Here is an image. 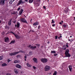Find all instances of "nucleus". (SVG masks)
Returning a JSON list of instances; mask_svg holds the SVG:
<instances>
[{"instance_id":"nucleus-27","label":"nucleus","mask_w":75,"mask_h":75,"mask_svg":"<svg viewBox=\"0 0 75 75\" xmlns=\"http://www.w3.org/2000/svg\"><path fill=\"white\" fill-rule=\"evenodd\" d=\"M51 53H52L53 54H56V52L55 51H51Z\"/></svg>"},{"instance_id":"nucleus-32","label":"nucleus","mask_w":75,"mask_h":75,"mask_svg":"<svg viewBox=\"0 0 75 75\" xmlns=\"http://www.w3.org/2000/svg\"><path fill=\"white\" fill-rule=\"evenodd\" d=\"M51 23H55V21H54V20H52V22H51Z\"/></svg>"},{"instance_id":"nucleus-21","label":"nucleus","mask_w":75,"mask_h":75,"mask_svg":"<svg viewBox=\"0 0 75 75\" xmlns=\"http://www.w3.org/2000/svg\"><path fill=\"white\" fill-rule=\"evenodd\" d=\"M20 23L19 22H18L17 23V28H19V27H20Z\"/></svg>"},{"instance_id":"nucleus-50","label":"nucleus","mask_w":75,"mask_h":75,"mask_svg":"<svg viewBox=\"0 0 75 75\" xmlns=\"http://www.w3.org/2000/svg\"><path fill=\"white\" fill-rule=\"evenodd\" d=\"M66 46L67 48H68V47H69V46H68V45H66Z\"/></svg>"},{"instance_id":"nucleus-13","label":"nucleus","mask_w":75,"mask_h":75,"mask_svg":"<svg viewBox=\"0 0 75 75\" xmlns=\"http://www.w3.org/2000/svg\"><path fill=\"white\" fill-rule=\"evenodd\" d=\"M12 20V19H10L9 20V21L8 22V25H11V21Z\"/></svg>"},{"instance_id":"nucleus-45","label":"nucleus","mask_w":75,"mask_h":75,"mask_svg":"<svg viewBox=\"0 0 75 75\" xmlns=\"http://www.w3.org/2000/svg\"><path fill=\"white\" fill-rule=\"evenodd\" d=\"M16 14V12H14L13 13V14Z\"/></svg>"},{"instance_id":"nucleus-37","label":"nucleus","mask_w":75,"mask_h":75,"mask_svg":"<svg viewBox=\"0 0 75 75\" xmlns=\"http://www.w3.org/2000/svg\"><path fill=\"white\" fill-rule=\"evenodd\" d=\"M29 55H32V52H29Z\"/></svg>"},{"instance_id":"nucleus-6","label":"nucleus","mask_w":75,"mask_h":75,"mask_svg":"<svg viewBox=\"0 0 75 75\" xmlns=\"http://www.w3.org/2000/svg\"><path fill=\"white\" fill-rule=\"evenodd\" d=\"M5 42H9V38L7 37H5L4 38Z\"/></svg>"},{"instance_id":"nucleus-26","label":"nucleus","mask_w":75,"mask_h":75,"mask_svg":"<svg viewBox=\"0 0 75 75\" xmlns=\"http://www.w3.org/2000/svg\"><path fill=\"white\" fill-rule=\"evenodd\" d=\"M33 2V0H29V3H32Z\"/></svg>"},{"instance_id":"nucleus-20","label":"nucleus","mask_w":75,"mask_h":75,"mask_svg":"<svg viewBox=\"0 0 75 75\" xmlns=\"http://www.w3.org/2000/svg\"><path fill=\"white\" fill-rule=\"evenodd\" d=\"M33 25L35 26V25H38V22H36L34 23L33 24Z\"/></svg>"},{"instance_id":"nucleus-60","label":"nucleus","mask_w":75,"mask_h":75,"mask_svg":"<svg viewBox=\"0 0 75 75\" xmlns=\"http://www.w3.org/2000/svg\"><path fill=\"white\" fill-rule=\"evenodd\" d=\"M74 20H75V17H74Z\"/></svg>"},{"instance_id":"nucleus-15","label":"nucleus","mask_w":75,"mask_h":75,"mask_svg":"<svg viewBox=\"0 0 75 75\" xmlns=\"http://www.w3.org/2000/svg\"><path fill=\"white\" fill-rule=\"evenodd\" d=\"M65 55L66 56V57H71V54H69V53L66 54Z\"/></svg>"},{"instance_id":"nucleus-59","label":"nucleus","mask_w":75,"mask_h":75,"mask_svg":"<svg viewBox=\"0 0 75 75\" xmlns=\"http://www.w3.org/2000/svg\"><path fill=\"white\" fill-rule=\"evenodd\" d=\"M50 43V42L49 41L47 42V44H49Z\"/></svg>"},{"instance_id":"nucleus-41","label":"nucleus","mask_w":75,"mask_h":75,"mask_svg":"<svg viewBox=\"0 0 75 75\" xmlns=\"http://www.w3.org/2000/svg\"><path fill=\"white\" fill-rule=\"evenodd\" d=\"M7 61H8V62H10V61H11V60H10L9 59H8Z\"/></svg>"},{"instance_id":"nucleus-29","label":"nucleus","mask_w":75,"mask_h":75,"mask_svg":"<svg viewBox=\"0 0 75 75\" xmlns=\"http://www.w3.org/2000/svg\"><path fill=\"white\" fill-rule=\"evenodd\" d=\"M37 46L38 48L40 47V45L37 44H35Z\"/></svg>"},{"instance_id":"nucleus-53","label":"nucleus","mask_w":75,"mask_h":75,"mask_svg":"<svg viewBox=\"0 0 75 75\" xmlns=\"http://www.w3.org/2000/svg\"><path fill=\"white\" fill-rule=\"evenodd\" d=\"M40 26H39L38 27V29H40Z\"/></svg>"},{"instance_id":"nucleus-23","label":"nucleus","mask_w":75,"mask_h":75,"mask_svg":"<svg viewBox=\"0 0 75 75\" xmlns=\"http://www.w3.org/2000/svg\"><path fill=\"white\" fill-rule=\"evenodd\" d=\"M14 72L15 74H18V71L16 69H15L14 70Z\"/></svg>"},{"instance_id":"nucleus-2","label":"nucleus","mask_w":75,"mask_h":75,"mask_svg":"<svg viewBox=\"0 0 75 75\" xmlns=\"http://www.w3.org/2000/svg\"><path fill=\"white\" fill-rule=\"evenodd\" d=\"M51 67L48 66H46L45 68V71H48L50 70Z\"/></svg>"},{"instance_id":"nucleus-10","label":"nucleus","mask_w":75,"mask_h":75,"mask_svg":"<svg viewBox=\"0 0 75 75\" xmlns=\"http://www.w3.org/2000/svg\"><path fill=\"white\" fill-rule=\"evenodd\" d=\"M64 11L65 13H67L68 12V8H66L64 9Z\"/></svg>"},{"instance_id":"nucleus-47","label":"nucleus","mask_w":75,"mask_h":75,"mask_svg":"<svg viewBox=\"0 0 75 75\" xmlns=\"http://www.w3.org/2000/svg\"><path fill=\"white\" fill-rule=\"evenodd\" d=\"M1 34H2L3 35H4V34H5L4 32H3Z\"/></svg>"},{"instance_id":"nucleus-7","label":"nucleus","mask_w":75,"mask_h":75,"mask_svg":"<svg viewBox=\"0 0 75 75\" xmlns=\"http://www.w3.org/2000/svg\"><path fill=\"white\" fill-rule=\"evenodd\" d=\"M24 2H23V1L22 0H20L19 1V2L18 4H17V6H18L19 5H20L21 4H23Z\"/></svg>"},{"instance_id":"nucleus-9","label":"nucleus","mask_w":75,"mask_h":75,"mask_svg":"<svg viewBox=\"0 0 75 75\" xmlns=\"http://www.w3.org/2000/svg\"><path fill=\"white\" fill-rule=\"evenodd\" d=\"M16 67L18 68L19 69H21V66L19 64H17L16 65Z\"/></svg>"},{"instance_id":"nucleus-19","label":"nucleus","mask_w":75,"mask_h":75,"mask_svg":"<svg viewBox=\"0 0 75 75\" xmlns=\"http://www.w3.org/2000/svg\"><path fill=\"white\" fill-rule=\"evenodd\" d=\"M27 65L28 67H32V65L30 64H29V63H27L26 64Z\"/></svg>"},{"instance_id":"nucleus-52","label":"nucleus","mask_w":75,"mask_h":75,"mask_svg":"<svg viewBox=\"0 0 75 75\" xmlns=\"http://www.w3.org/2000/svg\"><path fill=\"white\" fill-rule=\"evenodd\" d=\"M67 47H65L64 48V50H65V49H66Z\"/></svg>"},{"instance_id":"nucleus-5","label":"nucleus","mask_w":75,"mask_h":75,"mask_svg":"<svg viewBox=\"0 0 75 75\" xmlns=\"http://www.w3.org/2000/svg\"><path fill=\"white\" fill-rule=\"evenodd\" d=\"M18 54V52H14L13 53H9V55L11 56H13V55H16V54Z\"/></svg>"},{"instance_id":"nucleus-11","label":"nucleus","mask_w":75,"mask_h":75,"mask_svg":"<svg viewBox=\"0 0 75 75\" xmlns=\"http://www.w3.org/2000/svg\"><path fill=\"white\" fill-rule=\"evenodd\" d=\"M69 70L70 72H72V66L71 65H69Z\"/></svg>"},{"instance_id":"nucleus-46","label":"nucleus","mask_w":75,"mask_h":75,"mask_svg":"<svg viewBox=\"0 0 75 75\" xmlns=\"http://www.w3.org/2000/svg\"><path fill=\"white\" fill-rule=\"evenodd\" d=\"M43 8H44V9H46V7H45V6H43Z\"/></svg>"},{"instance_id":"nucleus-42","label":"nucleus","mask_w":75,"mask_h":75,"mask_svg":"<svg viewBox=\"0 0 75 75\" xmlns=\"http://www.w3.org/2000/svg\"><path fill=\"white\" fill-rule=\"evenodd\" d=\"M30 31H31V32H32V33H34V31L33 30H31L29 32H30Z\"/></svg>"},{"instance_id":"nucleus-43","label":"nucleus","mask_w":75,"mask_h":75,"mask_svg":"<svg viewBox=\"0 0 75 75\" xmlns=\"http://www.w3.org/2000/svg\"><path fill=\"white\" fill-rule=\"evenodd\" d=\"M17 10L18 11H19L20 10V7H19L18 8V9H17Z\"/></svg>"},{"instance_id":"nucleus-63","label":"nucleus","mask_w":75,"mask_h":75,"mask_svg":"<svg viewBox=\"0 0 75 75\" xmlns=\"http://www.w3.org/2000/svg\"><path fill=\"white\" fill-rule=\"evenodd\" d=\"M60 38H61V37H62V36H60Z\"/></svg>"},{"instance_id":"nucleus-16","label":"nucleus","mask_w":75,"mask_h":75,"mask_svg":"<svg viewBox=\"0 0 75 75\" xmlns=\"http://www.w3.org/2000/svg\"><path fill=\"white\" fill-rule=\"evenodd\" d=\"M65 54H69V50L67 49L65 53Z\"/></svg>"},{"instance_id":"nucleus-48","label":"nucleus","mask_w":75,"mask_h":75,"mask_svg":"<svg viewBox=\"0 0 75 75\" xmlns=\"http://www.w3.org/2000/svg\"><path fill=\"white\" fill-rule=\"evenodd\" d=\"M55 26V24H53V25H52V27H54V26Z\"/></svg>"},{"instance_id":"nucleus-44","label":"nucleus","mask_w":75,"mask_h":75,"mask_svg":"<svg viewBox=\"0 0 75 75\" xmlns=\"http://www.w3.org/2000/svg\"><path fill=\"white\" fill-rule=\"evenodd\" d=\"M33 68L34 69H36V67L35 66H33Z\"/></svg>"},{"instance_id":"nucleus-4","label":"nucleus","mask_w":75,"mask_h":75,"mask_svg":"<svg viewBox=\"0 0 75 75\" xmlns=\"http://www.w3.org/2000/svg\"><path fill=\"white\" fill-rule=\"evenodd\" d=\"M21 22H22V23H26L28 24V23L27 22V21L24 18H22L21 19Z\"/></svg>"},{"instance_id":"nucleus-30","label":"nucleus","mask_w":75,"mask_h":75,"mask_svg":"<svg viewBox=\"0 0 75 75\" xmlns=\"http://www.w3.org/2000/svg\"><path fill=\"white\" fill-rule=\"evenodd\" d=\"M3 56H0V61L2 60V59H3Z\"/></svg>"},{"instance_id":"nucleus-54","label":"nucleus","mask_w":75,"mask_h":75,"mask_svg":"<svg viewBox=\"0 0 75 75\" xmlns=\"http://www.w3.org/2000/svg\"><path fill=\"white\" fill-rule=\"evenodd\" d=\"M25 1L26 2H28V0H25Z\"/></svg>"},{"instance_id":"nucleus-18","label":"nucleus","mask_w":75,"mask_h":75,"mask_svg":"<svg viewBox=\"0 0 75 75\" xmlns=\"http://www.w3.org/2000/svg\"><path fill=\"white\" fill-rule=\"evenodd\" d=\"M7 64L6 63H4L2 64L1 66L2 67H5V66H7Z\"/></svg>"},{"instance_id":"nucleus-62","label":"nucleus","mask_w":75,"mask_h":75,"mask_svg":"<svg viewBox=\"0 0 75 75\" xmlns=\"http://www.w3.org/2000/svg\"><path fill=\"white\" fill-rule=\"evenodd\" d=\"M71 41V40L70 39H69V41Z\"/></svg>"},{"instance_id":"nucleus-31","label":"nucleus","mask_w":75,"mask_h":75,"mask_svg":"<svg viewBox=\"0 0 75 75\" xmlns=\"http://www.w3.org/2000/svg\"><path fill=\"white\" fill-rule=\"evenodd\" d=\"M12 3H13V1H11L9 2V4H12Z\"/></svg>"},{"instance_id":"nucleus-64","label":"nucleus","mask_w":75,"mask_h":75,"mask_svg":"<svg viewBox=\"0 0 75 75\" xmlns=\"http://www.w3.org/2000/svg\"><path fill=\"white\" fill-rule=\"evenodd\" d=\"M25 61H26L27 60H26V59H25Z\"/></svg>"},{"instance_id":"nucleus-51","label":"nucleus","mask_w":75,"mask_h":75,"mask_svg":"<svg viewBox=\"0 0 75 75\" xmlns=\"http://www.w3.org/2000/svg\"><path fill=\"white\" fill-rule=\"evenodd\" d=\"M24 58H25V59L26 58H27V56H24Z\"/></svg>"},{"instance_id":"nucleus-49","label":"nucleus","mask_w":75,"mask_h":75,"mask_svg":"<svg viewBox=\"0 0 75 75\" xmlns=\"http://www.w3.org/2000/svg\"><path fill=\"white\" fill-rule=\"evenodd\" d=\"M73 41V40L72 39H71L70 40V42H72Z\"/></svg>"},{"instance_id":"nucleus-58","label":"nucleus","mask_w":75,"mask_h":75,"mask_svg":"<svg viewBox=\"0 0 75 75\" xmlns=\"http://www.w3.org/2000/svg\"><path fill=\"white\" fill-rule=\"evenodd\" d=\"M1 21L0 20V24H1Z\"/></svg>"},{"instance_id":"nucleus-8","label":"nucleus","mask_w":75,"mask_h":75,"mask_svg":"<svg viewBox=\"0 0 75 75\" xmlns=\"http://www.w3.org/2000/svg\"><path fill=\"white\" fill-rule=\"evenodd\" d=\"M5 3V0H1L0 1V4L2 6L4 5V3Z\"/></svg>"},{"instance_id":"nucleus-61","label":"nucleus","mask_w":75,"mask_h":75,"mask_svg":"<svg viewBox=\"0 0 75 75\" xmlns=\"http://www.w3.org/2000/svg\"><path fill=\"white\" fill-rule=\"evenodd\" d=\"M68 43H66V45H68Z\"/></svg>"},{"instance_id":"nucleus-14","label":"nucleus","mask_w":75,"mask_h":75,"mask_svg":"<svg viewBox=\"0 0 75 75\" xmlns=\"http://www.w3.org/2000/svg\"><path fill=\"white\" fill-rule=\"evenodd\" d=\"M15 37H16V39H19V38H20L21 37L19 36V35H15Z\"/></svg>"},{"instance_id":"nucleus-22","label":"nucleus","mask_w":75,"mask_h":75,"mask_svg":"<svg viewBox=\"0 0 75 75\" xmlns=\"http://www.w3.org/2000/svg\"><path fill=\"white\" fill-rule=\"evenodd\" d=\"M18 52V54L20 52H22V53H25V52L24 51H23L21 50H20L19 52Z\"/></svg>"},{"instance_id":"nucleus-28","label":"nucleus","mask_w":75,"mask_h":75,"mask_svg":"<svg viewBox=\"0 0 75 75\" xmlns=\"http://www.w3.org/2000/svg\"><path fill=\"white\" fill-rule=\"evenodd\" d=\"M18 61L17 60H15L14 62V64H16V63H18Z\"/></svg>"},{"instance_id":"nucleus-35","label":"nucleus","mask_w":75,"mask_h":75,"mask_svg":"<svg viewBox=\"0 0 75 75\" xmlns=\"http://www.w3.org/2000/svg\"><path fill=\"white\" fill-rule=\"evenodd\" d=\"M63 26L65 28L66 27H67V25L64 24L63 25Z\"/></svg>"},{"instance_id":"nucleus-17","label":"nucleus","mask_w":75,"mask_h":75,"mask_svg":"<svg viewBox=\"0 0 75 75\" xmlns=\"http://www.w3.org/2000/svg\"><path fill=\"white\" fill-rule=\"evenodd\" d=\"M33 61H34V62H37V59L35 58H34L33 59Z\"/></svg>"},{"instance_id":"nucleus-56","label":"nucleus","mask_w":75,"mask_h":75,"mask_svg":"<svg viewBox=\"0 0 75 75\" xmlns=\"http://www.w3.org/2000/svg\"><path fill=\"white\" fill-rule=\"evenodd\" d=\"M17 24L15 25V27H17Z\"/></svg>"},{"instance_id":"nucleus-24","label":"nucleus","mask_w":75,"mask_h":75,"mask_svg":"<svg viewBox=\"0 0 75 75\" xmlns=\"http://www.w3.org/2000/svg\"><path fill=\"white\" fill-rule=\"evenodd\" d=\"M15 42V41L14 40L12 41L10 43H9V44H13Z\"/></svg>"},{"instance_id":"nucleus-34","label":"nucleus","mask_w":75,"mask_h":75,"mask_svg":"<svg viewBox=\"0 0 75 75\" xmlns=\"http://www.w3.org/2000/svg\"><path fill=\"white\" fill-rule=\"evenodd\" d=\"M20 57V55L18 54L17 56H16V57L17 58H18L19 57Z\"/></svg>"},{"instance_id":"nucleus-3","label":"nucleus","mask_w":75,"mask_h":75,"mask_svg":"<svg viewBox=\"0 0 75 75\" xmlns=\"http://www.w3.org/2000/svg\"><path fill=\"white\" fill-rule=\"evenodd\" d=\"M31 45H29L28 47V48H30V49L31 50H35L37 48V46H35L34 47L33 46H31Z\"/></svg>"},{"instance_id":"nucleus-39","label":"nucleus","mask_w":75,"mask_h":75,"mask_svg":"<svg viewBox=\"0 0 75 75\" xmlns=\"http://www.w3.org/2000/svg\"><path fill=\"white\" fill-rule=\"evenodd\" d=\"M11 74L10 73H6V75H11Z\"/></svg>"},{"instance_id":"nucleus-38","label":"nucleus","mask_w":75,"mask_h":75,"mask_svg":"<svg viewBox=\"0 0 75 75\" xmlns=\"http://www.w3.org/2000/svg\"><path fill=\"white\" fill-rule=\"evenodd\" d=\"M54 54H54V56L56 57L57 55H58V54H55V53H54Z\"/></svg>"},{"instance_id":"nucleus-12","label":"nucleus","mask_w":75,"mask_h":75,"mask_svg":"<svg viewBox=\"0 0 75 75\" xmlns=\"http://www.w3.org/2000/svg\"><path fill=\"white\" fill-rule=\"evenodd\" d=\"M23 11L24 10H23V9H21V10L19 12V15H21V14L23 13Z\"/></svg>"},{"instance_id":"nucleus-55","label":"nucleus","mask_w":75,"mask_h":75,"mask_svg":"<svg viewBox=\"0 0 75 75\" xmlns=\"http://www.w3.org/2000/svg\"><path fill=\"white\" fill-rule=\"evenodd\" d=\"M59 24H62V23H61V22H60L59 23Z\"/></svg>"},{"instance_id":"nucleus-36","label":"nucleus","mask_w":75,"mask_h":75,"mask_svg":"<svg viewBox=\"0 0 75 75\" xmlns=\"http://www.w3.org/2000/svg\"><path fill=\"white\" fill-rule=\"evenodd\" d=\"M55 39H56V40L58 39V36H55Z\"/></svg>"},{"instance_id":"nucleus-33","label":"nucleus","mask_w":75,"mask_h":75,"mask_svg":"<svg viewBox=\"0 0 75 75\" xmlns=\"http://www.w3.org/2000/svg\"><path fill=\"white\" fill-rule=\"evenodd\" d=\"M36 6H37V7L39 6V4H38V3H37L36 4Z\"/></svg>"},{"instance_id":"nucleus-25","label":"nucleus","mask_w":75,"mask_h":75,"mask_svg":"<svg viewBox=\"0 0 75 75\" xmlns=\"http://www.w3.org/2000/svg\"><path fill=\"white\" fill-rule=\"evenodd\" d=\"M57 74V71H55L54 73L53 74V75H56Z\"/></svg>"},{"instance_id":"nucleus-1","label":"nucleus","mask_w":75,"mask_h":75,"mask_svg":"<svg viewBox=\"0 0 75 75\" xmlns=\"http://www.w3.org/2000/svg\"><path fill=\"white\" fill-rule=\"evenodd\" d=\"M40 60L42 63H46L48 61V60L46 58H42L40 59Z\"/></svg>"},{"instance_id":"nucleus-57","label":"nucleus","mask_w":75,"mask_h":75,"mask_svg":"<svg viewBox=\"0 0 75 75\" xmlns=\"http://www.w3.org/2000/svg\"><path fill=\"white\" fill-rule=\"evenodd\" d=\"M60 38H60V37H58V38L59 39H60Z\"/></svg>"},{"instance_id":"nucleus-40","label":"nucleus","mask_w":75,"mask_h":75,"mask_svg":"<svg viewBox=\"0 0 75 75\" xmlns=\"http://www.w3.org/2000/svg\"><path fill=\"white\" fill-rule=\"evenodd\" d=\"M10 33H11V34H14V33L12 31H11V32H10Z\"/></svg>"}]
</instances>
